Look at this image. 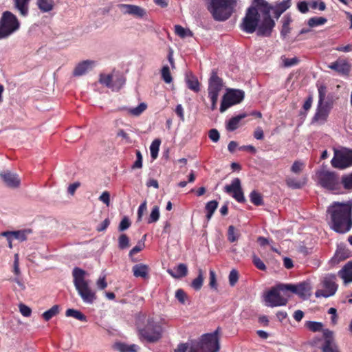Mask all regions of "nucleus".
Returning a JSON list of instances; mask_svg holds the SVG:
<instances>
[{"label":"nucleus","instance_id":"f257e3e1","mask_svg":"<svg viewBox=\"0 0 352 352\" xmlns=\"http://www.w3.org/2000/svg\"><path fill=\"white\" fill-rule=\"evenodd\" d=\"M329 226L335 232L344 234L352 228V201L333 202L327 209Z\"/></svg>","mask_w":352,"mask_h":352},{"label":"nucleus","instance_id":"f03ea898","mask_svg":"<svg viewBox=\"0 0 352 352\" xmlns=\"http://www.w3.org/2000/svg\"><path fill=\"white\" fill-rule=\"evenodd\" d=\"M86 272L79 267H74L72 272L74 284L82 300L92 304L96 299V292L93 291L89 280L85 279Z\"/></svg>","mask_w":352,"mask_h":352},{"label":"nucleus","instance_id":"7ed1b4c3","mask_svg":"<svg viewBox=\"0 0 352 352\" xmlns=\"http://www.w3.org/2000/svg\"><path fill=\"white\" fill-rule=\"evenodd\" d=\"M208 10L216 21H226L232 14L236 5L235 0H210Z\"/></svg>","mask_w":352,"mask_h":352},{"label":"nucleus","instance_id":"20e7f679","mask_svg":"<svg viewBox=\"0 0 352 352\" xmlns=\"http://www.w3.org/2000/svg\"><path fill=\"white\" fill-rule=\"evenodd\" d=\"M283 286H287V284L280 283L265 294L264 299L267 306L274 307L287 305L288 296L282 295L281 292H287L288 289Z\"/></svg>","mask_w":352,"mask_h":352},{"label":"nucleus","instance_id":"39448f33","mask_svg":"<svg viewBox=\"0 0 352 352\" xmlns=\"http://www.w3.org/2000/svg\"><path fill=\"white\" fill-rule=\"evenodd\" d=\"M261 4L264 5L261 9L262 16L261 23L257 26V35L261 36H270L275 25L274 20L270 16L272 7L266 1H261Z\"/></svg>","mask_w":352,"mask_h":352},{"label":"nucleus","instance_id":"423d86ee","mask_svg":"<svg viewBox=\"0 0 352 352\" xmlns=\"http://www.w3.org/2000/svg\"><path fill=\"white\" fill-rule=\"evenodd\" d=\"M140 335L142 338L148 342H156L161 338L162 334V327L158 323L155 322L153 318L146 320V324L144 327L138 326Z\"/></svg>","mask_w":352,"mask_h":352},{"label":"nucleus","instance_id":"0eeeda50","mask_svg":"<svg viewBox=\"0 0 352 352\" xmlns=\"http://www.w3.org/2000/svg\"><path fill=\"white\" fill-rule=\"evenodd\" d=\"M19 27L20 23L14 14L9 11L4 12L0 19V39L9 36Z\"/></svg>","mask_w":352,"mask_h":352},{"label":"nucleus","instance_id":"6e6552de","mask_svg":"<svg viewBox=\"0 0 352 352\" xmlns=\"http://www.w3.org/2000/svg\"><path fill=\"white\" fill-rule=\"evenodd\" d=\"M220 344L214 342L206 334L201 336L199 340H192L189 342V352H218Z\"/></svg>","mask_w":352,"mask_h":352},{"label":"nucleus","instance_id":"1a4fd4ad","mask_svg":"<svg viewBox=\"0 0 352 352\" xmlns=\"http://www.w3.org/2000/svg\"><path fill=\"white\" fill-rule=\"evenodd\" d=\"M316 176L322 187L330 190L338 189L340 178L336 173L322 169L317 171Z\"/></svg>","mask_w":352,"mask_h":352},{"label":"nucleus","instance_id":"9d476101","mask_svg":"<svg viewBox=\"0 0 352 352\" xmlns=\"http://www.w3.org/2000/svg\"><path fill=\"white\" fill-rule=\"evenodd\" d=\"M334 156L331 161V166L338 169H344L352 166V150L333 149Z\"/></svg>","mask_w":352,"mask_h":352},{"label":"nucleus","instance_id":"9b49d317","mask_svg":"<svg viewBox=\"0 0 352 352\" xmlns=\"http://www.w3.org/2000/svg\"><path fill=\"white\" fill-rule=\"evenodd\" d=\"M244 91L239 89H228L227 93L223 95L220 111L224 112L230 107L240 103L244 98Z\"/></svg>","mask_w":352,"mask_h":352},{"label":"nucleus","instance_id":"f8f14e48","mask_svg":"<svg viewBox=\"0 0 352 352\" xmlns=\"http://www.w3.org/2000/svg\"><path fill=\"white\" fill-rule=\"evenodd\" d=\"M336 275L330 274L326 276L322 280V289H319L316 292V296L317 297H324L327 298L333 296L338 288L337 285L336 284Z\"/></svg>","mask_w":352,"mask_h":352},{"label":"nucleus","instance_id":"ddd939ff","mask_svg":"<svg viewBox=\"0 0 352 352\" xmlns=\"http://www.w3.org/2000/svg\"><path fill=\"white\" fill-rule=\"evenodd\" d=\"M224 190L231 195L238 202L243 203L245 201L241 180L239 178L234 179L230 185H226L224 187Z\"/></svg>","mask_w":352,"mask_h":352},{"label":"nucleus","instance_id":"4468645a","mask_svg":"<svg viewBox=\"0 0 352 352\" xmlns=\"http://www.w3.org/2000/svg\"><path fill=\"white\" fill-rule=\"evenodd\" d=\"M0 177L4 184L10 188H17L21 185V179L18 174L6 170L0 173Z\"/></svg>","mask_w":352,"mask_h":352},{"label":"nucleus","instance_id":"2eb2a0df","mask_svg":"<svg viewBox=\"0 0 352 352\" xmlns=\"http://www.w3.org/2000/svg\"><path fill=\"white\" fill-rule=\"evenodd\" d=\"M294 294L298 295L302 298H307L311 295V286L309 283L307 282H302L298 285L287 284V286H284Z\"/></svg>","mask_w":352,"mask_h":352},{"label":"nucleus","instance_id":"dca6fc26","mask_svg":"<svg viewBox=\"0 0 352 352\" xmlns=\"http://www.w3.org/2000/svg\"><path fill=\"white\" fill-rule=\"evenodd\" d=\"M223 87L222 78L218 76L217 72L212 70L208 80V94H219Z\"/></svg>","mask_w":352,"mask_h":352},{"label":"nucleus","instance_id":"f3484780","mask_svg":"<svg viewBox=\"0 0 352 352\" xmlns=\"http://www.w3.org/2000/svg\"><path fill=\"white\" fill-rule=\"evenodd\" d=\"M123 10L124 14H129L138 17H142L145 15V10L140 6L130 4H119L118 6Z\"/></svg>","mask_w":352,"mask_h":352},{"label":"nucleus","instance_id":"a211bd4d","mask_svg":"<svg viewBox=\"0 0 352 352\" xmlns=\"http://www.w3.org/2000/svg\"><path fill=\"white\" fill-rule=\"evenodd\" d=\"M96 62L91 60H86L79 63L73 71V75L75 76H80L84 75L89 69H92Z\"/></svg>","mask_w":352,"mask_h":352},{"label":"nucleus","instance_id":"6ab92c4d","mask_svg":"<svg viewBox=\"0 0 352 352\" xmlns=\"http://www.w3.org/2000/svg\"><path fill=\"white\" fill-rule=\"evenodd\" d=\"M330 111V107L327 104H322L318 103V107L317 109V111L313 118L314 122H319L320 124H323L328 117L329 113Z\"/></svg>","mask_w":352,"mask_h":352},{"label":"nucleus","instance_id":"aec40b11","mask_svg":"<svg viewBox=\"0 0 352 352\" xmlns=\"http://www.w3.org/2000/svg\"><path fill=\"white\" fill-rule=\"evenodd\" d=\"M329 67L340 74H346L349 72L350 65L345 60L342 59H338L336 61L332 63Z\"/></svg>","mask_w":352,"mask_h":352},{"label":"nucleus","instance_id":"412c9836","mask_svg":"<svg viewBox=\"0 0 352 352\" xmlns=\"http://www.w3.org/2000/svg\"><path fill=\"white\" fill-rule=\"evenodd\" d=\"M133 276L136 278L146 279L148 278L149 267L143 263L135 265L132 268Z\"/></svg>","mask_w":352,"mask_h":352},{"label":"nucleus","instance_id":"4be33fe9","mask_svg":"<svg viewBox=\"0 0 352 352\" xmlns=\"http://www.w3.org/2000/svg\"><path fill=\"white\" fill-rule=\"evenodd\" d=\"M168 272L175 278H181L187 275L188 267L186 264L180 263L174 267L173 270H168Z\"/></svg>","mask_w":352,"mask_h":352},{"label":"nucleus","instance_id":"5701e85b","mask_svg":"<svg viewBox=\"0 0 352 352\" xmlns=\"http://www.w3.org/2000/svg\"><path fill=\"white\" fill-rule=\"evenodd\" d=\"M339 276L345 283L352 282V261L348 262L339 272Z\"/></svg>","mask_w":352,"mask_h":352},{"label":"nucleus","instance_id":"b1692460","mask_svg":"<svg viewBox=\"0 0 352 352\" xmlns=\"http://www.w3.org/2000/svg\"><path fill=\"white\" fill-rule=\"evenodd\" d=\"M285 183L287 186L292 189H300L302 188L307 183L306 177L302 179H296L294 177H287L285 179Z\"/></svg>","mask_w":352,"mask_h":352},{"label":"nucleus","instance_id":"393cba45","mask_svg":"<svg viewBox=\"0 0 352 352\" xmlns=\"http://www.w3.org/2000/svg\"><path fill=\"white\" fill-rule=\"evenodd\" d=\"M248 115L246 113H242L235 117L232 118L226 125V129L229 131H233L239 126L240 121L246 118Z\"/></svg>","mask_w":352,"mask_h":352},{"label":"nucleus","instance_id":"a878e982","mask_svg":"<svg viewBox=\"0 0 352 352\" xmlns=\"http://www.w3.org/2000/svg\"><path fill=\"white\" fill-rule=\"evenodd\" d=\"M186 82L190 89L195 92H198L200 90L199 80L195 76L187 75L186 77Z\"/></svg>","mask_w":352,"mask_h":352},{"label":"nucleus","instance_id":"bb28decb","mask_svg":"<svg viewBox=\"0 0 352 352\" xmlns=\"http://www.w3.org/2000/svg\"><path fill=\"white\" fill-rule=\"evenodd\" d=\"M30 0H14L15 7L22 16H26L28 13V4Z\"/></svg>","mask_w":352,"mask_h":352},{"label":"nucleus","instance_id":"cd10ccee","mask_svg":"<svg viewBox=\"0 0 352 352\" xmlns=\"http://www.w3.org/2000/svg\"><path fill=\"white\" fill-rule=\"evenodd\" d=\"M99 82L107 87L111 89L113 91L115 90L116 85L113 83L112 75L101 74L100 75Z\"/></svg>","mask_w":352,"mask_h":352},{"label":"nucleus","instance_id":"c85d7f7f","mask_svg":"<svg viewBox=\"0 0 352 352\" xmlns=\"http://www.w3.org/2000/svg\"><path fill=\"white\" fill-rule=\"evenodd\" d=\"M65 316L72 317L80 321L86 322L87 317L80 311L74 309H68L66 310Z\"/></svg>","mask_w":352,"mask_h":352},{"label":"nucleus","instance_id":"c756f323","mask_svg":"<svg viewBox=\"0 0 352 352\" xmlns=\"http://www.w3.org/2000/svg\"><path fill=\"white\" fill-rule=\"evenodd\" d=\"M38 8L43 12H47L53 10V0H37Z\"/></svg>","mask_w":352,"mask_h":352},{"label":"nucleus","instance_id":"7c9ffc66","mask_svg":"<svg viewBox=\"0 0 352 352\" xmlns=\"http://www.w3.org/2000/svg\"><path fill=\"white\" fill-rule=\"evenodd\" d=\"M292 22V19L289 16H285L283 18V25L280 31V34L284 38L290 32L289 25Z\"/></svg>","mask_w":352,"mask_h":352},{"label":"nucleus","instance_id":"2f4dec72","mask_svg":"<svg viewBox=\"0 0 352 352\" xmlns=\"http://www.w3.org/2000/svg\"><path fill=\"white\" fill-rule=\"evenodd\" d=\"M218 207V202L215 200L208 202L206 205V210L207 212L206 218L210 220Z\"/></svg>","mask_w":352,"mask_h":352},{"label":"nucleus","instance_id":"473e14b6","mask_svg":"<svg viewBox=\"0 0 352 352\" xmlns=\"http://www.w3.org/2000/svg\"><path fill=\"white\" fill-rule=\"evenodd\" d=\"M59 313V307L57 305L52 306L50 309L45 311L42 316L45 320L48 321Z\"/></svg>","mask_w":352,"mask_h":352},{"label":"nucleus","instance_id":"72a5a7b5","mask_svg":"<svg viewBox=\"0 0 352 352\" xmlns=\"http://www.w3.org/2000/svg\"><path fill=\"white\" fill-rule=\"evenodd\" d=\"M198 272H199L198 276L196 278H195L191 283L192 287L197 291L199 290L201 288V287L203 285V282H204V276H203L202 270L199 269Z\"/></svg>","mask_w":352,"mask_h":352},{"label":"nucleus","instance_id":"f704fd0d","mask_svg":"<svg viewBox=\"0 0 352 352\" xmlns=\"http://www.w3.org/2000/svg\"><path fill=\"white\" fill-rule=\"evenodd\" d=\"M250 199L251 202L255 206L263 205V197L258 192L253 190L250 194Z\"/></svg>","mask_w":352,"mask_h":352},{"label":"nucleus","instance_id":"c9c22d12","mask_svg":"<svg viewBox=\"0 0 352 352\" xmlns=\"http://www.w3.org/2000/svg\"><path fill=\"white\" fill-rule=\"evenodd\" d=\"M175 31L177 35L184 38L187 36H192L193 34L189 29H185L179 25L175 26Z\"/></svg>","mask_w":352,"mask_h":352},{"label":"nucleus","instance_id":"e433bc0d","mask_svg":"<svg viewBox=\"0 0 352 352\" xmlns=\"http://www.w3.org/2000/svg\"><path fill=\"white\" fill-rule=\"evenodd\" d=\"M161 140L160 139H155L151 143L150 146V151L151 157L155 160L157 157Z\"/></svg>","mask_w":352,"mask_h":352},{"label":"nucleus","instance_id":"4c0bfd02","mask_svg":"<svg viewBox=\"0 0 352 352\" xmlns=\"http://www.w3.org/2000/svg\"><path fill=\"white\" fill-rule=\"evenodd\" d=\"M349 256H350L349 253L348 252L347 250H346L345 249L340 248L336 252V253L333 258V262L338 263L340 261H343V260L349 258Z\"/></svg>","mask_w":352,"mask_h":352},{"label":"nucleus","instance_id":"58836bf2","mask_svg":"<svg viewBox=\"0 0 352 352\" xmlns=\"http://www.w3.org/2000/svg\"><path fill=\"white\" fill-rule=\"evenodd\" d=\"M161 75L162 80L166 83H170L173 81V78L170 74V69L168 65H164L161 70Z\"/></svg>","mask_w":352,"mask_h":352},{"label":"nucleus","instance_id":"ea45409f","mask_svg":"<svg viewBox=\"0 0 352 352\" xmlns=\"http://www.w3.org/2000/svg\"><path fill=\"white\" fill-rule=\"evenodd\" d=\"M307 328L313 332H318L322 330L323 324L320 322L307 321L305 324Z\"/></svg>","mask_w":352,"mask_h":352},{"label":"nucleus","instance_id":"a19ab883","mask_svg":"<svg viewBox=\"0 0 352 352\" xmlns=\"http://www.w3.org/2000/svg\"><path fill=\"white\" fill-rule=\"evenodd\" d=\"M145 246V244L144 243V241H139L138 244L134 247L133 248L131 251L129 252V256L131 257V261L133 262H136L137 260L133 258V256L136 254V253H138L139 252L142 251L144 248Z\"/></svg>","mask_w":352,"mask_h":352},{"label":"nucleus","instance_id":"79ce46f5","mask_svg":"<svg viewBox=\"0 0 352 352\" xmlns=\"http://www.w3.org/2000/svg\"><path fill=\"white\" fill-rule=\"evenodd\" d=\"M11 233H12L14 239L20 240L21 241H23L27 239V234L28 233H30V230H25L11 231Z\"/></svg>","mask_w":352,"mask_h":352},{"label":"nucleus","instance_id":"37998d69","mask_svg":"<svg viewBox=\"0 0 352 352\" xmlns=\"http://www.w3.org/2000/svg\"><path fill=\"white\" fill-rule=\"evenodd\" d=\"M146 104L142 102L137 107L129 109L128 111L131 115L138 116L146 110Z\"/></svg>","mask_w":352,"mask_h":352},{"label":"nucleus","instance_id":"c03bdc74","mask_svg":"<svg viewBox=\"0 0 352 352\" xmlns=\"http://www.w3.org/2000/svg\"><path fill=\"white\" fill-rule=\"evenodd\" d=\"M239 234L235 230V228L233 226H230L228 230V239L230 242L233 243L238 240Z\"/></svg>","mask_w":352,"mask_h":352},{"label":"nucleus","instance_id":"a18cd8bd","mask_svg":"<svg viewBox=\"0 0 352 352\" xmlns=\"http://www.w3.org/2000/svg\"><path fill=\"white\" fill-rule=\"evenodd\" d=\"M159 218H160V209L157 206H155L153 208L152 211L150 214L149 218L148 219V223H151L156 222L157 221H158Z\"/></svg>","mask_w":352,"mask_h":352},{"label":"nucleus","instance_id":"49530a36","mask_svg":"<svg viewBox=\"0 0 352 352\" xmlns=\"http://www.w3.org/2000/svg\"><path fill=\"white\" fill-rule=\"evenodd\" d=\"M305 168V164L301 161H295L291 166V171L294 174L300 173Z\"/></svg>","mask_w":352,"mask_h":352},{"label":"nucleus","instance_id":"de8ad7c7","mask_svg":"<svg viewBox=\"0 0 352 352\" xmlns=\"http://www.w3.org/2000/svg\"><path fill=\"white\" fill-rule=\"evenodd\" d=\"M252 263L256 268L260 270L265 271L267 267L263 261L255 254H252Z\"/></svg>","mask_w":352,"mask_h":352},{"label":"nucleus","instance_id":"09e8293b","mask_svg":"<svg viewBox=\"0 0 352 352\" xmlns=\"http://www.w3.org/2000/svg\"><path fill=\"white\" fill-rule=\"evenodd\" d=\"M327 22V19L324 17H312L308 21V25L310 27H315L322 25Z\"/></svg>","mask_w":352,"mask_h":352},{"label":"nucleus","instance_id":"8fccbe9b","mask_svg":"<svg viewBox=\"0 0 352 352\" xmlns=\"http://www.w3.org/2000/svg\"><path fill=\"white\" fill-rule=\"evenodd\" d=\"M239 272L236 270L233 269L230 271L229 274V284L231 287H234L239 280Z\"/></svg>","mask_w":352,"mask_h":352},{"label":"nucleus","instance_id":"3c124183","mask_svg":"<svg viewBox=\"0 0 352 352\" xmlns=\"http://www.w3.org/2000/svg\"><path fill=\"white\" fill-rule=\"evenodd\" d=\"M281 59L283 60L284 67H289L294 66L299 62V60L297 57L288 58L285 56H282Z\"/></svg>","mask_w":352,"mask_h":352},{"label":"nucleus","instance_id":"603ef678","mask_svg":"<svg viewBox=\"0 0 352 352\" xmlns=\"http://www.w3.org/2000/svg\"><path fill=\"white\" fill-rule=\"evenodd\" d=\"M118 246L122 250L129 246V239L125 234H122L120 236L118 239Z\"/></svg>","mask_w":352,"mask_h":352},{"label":"nucleus","instance_id":"864d4df0","mask_svg":"<svg viewBox=\"0 0 352 352\" xmlns=\"http://www.w3.org/2000/svg\"><path fill=\"white\" fill-rule=\"evenodd\" d=\"M342 184L345 189H352V173L342 177Z\"/></svg>","mask_w":352,"mask_h":352},{"label":"nucleus","instance_id":"5fc2aeb1","mask_svg":"<svg viewBox=\"0 0 352 352\" xmlns=\"http://www.w3.org/2000/svg\"><path fill=\"white\" fill-rule=\"evenodd\" d=\"M290 0H284L277 4V12H279V14H281L284 12L287 9L290 7Z\"/></svg>","mask_w":352,"mask_h":352},{"label":"nucleus","instance_id":"6e6d98bb","mask_svg":"<svg viewBox=\"0 0 352 352\" xmlns=\"http://www.w3.org/2000/svg\"><path fill=\"white\" fill-rule=\"evenodd\" d=\"M136 160L131 166L132 169L141 168L142 167V156L140 151H136Z\"/></svg>","mask_w":352,"mask_h":352},{"label":"nucleus","instance_id":"4d7b16f0","mask_svg":"<svg viewBox=\"0 0 352 352\" xmlns=\"http://www.w3.org/2000/svg\"><path fill=\"white\" fill-rule=\"evenodd\" d=\"M175 297L179 302L184 304L187 298V295L182 289H179L175 292Z\"/></svg>","mask_w":352,"mask_h":352},{"label":"nucleus","instance_id":"13d9d810","mask_svg":"<svg viewBox=\"0 0 352 352\" xmlns=\"http://www.w3.org/2000/svg\"><path fill=\"white\" fill-rule=\"evenodd\" d=\"M19 311H20L21 314L23 316H25V317L30 316V315L32 314V309L29 307H28L27 305H25L23 303H21L19 305Z\"/></svg>","mask_w":352,"mask_h":352},{"label":"nucleus","instance_id":"bf43d9fd","mask_svg":"<svg viewBox=\"0 0 352 352\" xmlns=\"http://www.w3.org/2000/svg\"><path fill=\"white\" fill-rule=\"evenodd\" d=\"M208 137L213 142H217L219 140L220 134L217 129H212L209 131Z\"/></svg>","mask_w":352,"mask_h":352},{"label":"nucleus","instance_id":"052dcab7","mask_svg":"<svg viewBox=\"0 0 352 352\" xmlns=\"http://www.w3.org/2000/svg\"><path fill=\"white\" fill-rule=\"evenodd\" d=\"M0 236H4L6 238V240L8 243V247L12 249V240L14 237L11 233V231H5L0 233Z\"/></svg>","mask_w":352,"mask_h":352},{"label":"nucleus","instance_id":"680f3d73","mask_svg":"<svg viewBox=\"0 0 352 352\" xmlns=\"http://www.w3.org/2000/svg\"><path fill=\"white\" fill-rule=\"evenodd\" d=\"M131 226V222L127 217H124L120 223L118 229L119 231L122 232L128 229Z\"/></svg>","mask_w":352,"mask_h":352},{"label":"nucleus","instance_id":"e2e57ef3","mask_svg":"<svg viewBox=\"0 0 352 352\" xmlns=\"http://www.w3.org/2000/svg\"><path fill=\"white\" fill-rule=\"evenodd\" d=\"M99 200L109 206L110 205V193L108 191H104L99 197Z\"/></svg>","mask_w":352,"mask_h":352},{"label":"nucleus","instance_id":"0e129e2a","mask_svg":"<svg viewBox=\"0 0 352 352\" xmlns=\"http://www.w3.org/2000/svg\"><path fill=\"white\" fill-rule=\"evenodd\" d=\"M221 332V328L220 327H217V329L212 332V333H206L208 337H209L210 338H211L214 342H217V343H219V333Z\"/></svg>","mask_w":352,"mask_h":352},{"label":"nucleus","instance_id":"69168bd1","mask_svg":"<svg viewBox=\"0 0 352 352\" xmlns=\"http://www.w3.org/2000/svg\"><path fill=\"white\" fill-rule=\"evenodd\" d=\"M146 201H143L140 206H139L138 210V221H140L142 220V217L144 213V212L146 210Z\"/></svg>","mask_w":352,"mask_h":352},{"label":"nucleus","instance_id":"338daca9","mask_svg":"<svg viewBox=\"0 0 352 352\" xmlns=\"http://www.w3.org/2000/svg\"><path fill=\"white\" fill-rule=\"evenodd\" d=\"M319 100L318 103L322 104L325 98L326 95V87L325 86L321 85L318 88Z\"/></svg>","mask_w":352,"mask_h":352},{"label":"nucleus","instance_id":"774afa93","mask_svg":"<svg viewBox=\"0 0 352 352\" xmlns=\"http://www.w3.org/2000/svg\"><path fill=\"white\" fill-rule=\"evenodd\" d=\"M209 285L211 288L217 289L216 274H215L214 271H213L212 270H210Z\"/></svg>","mask_w":352,"mask_h":352}]
</instances>
